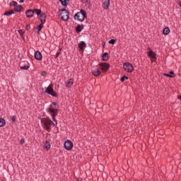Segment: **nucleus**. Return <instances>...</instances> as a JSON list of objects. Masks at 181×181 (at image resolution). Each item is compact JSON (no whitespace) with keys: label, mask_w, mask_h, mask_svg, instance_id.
Returning <instances> with one entry per match:
<instances>
[{"label":"nucleus","mask_w":181,"mask_h":181,"mask_svg":"<svg viewBox=\"0 0 181 181\" xmlns=\"http://www.w3.org/2000/svg\"><path fill=\"white\" fill-rule=\"evenodd\" d=\"M59 111L60 110L57 107V103L52 102L47 108V112L52 117V121L57 125V119L56 117L59 115Z\"/></svg>","instance_id":"obj_1"},{"label":"nucleus","mask_w":181,"mask_h":181,"mask_svg":"<svg viewBox=\"0 0 181 181\" xmlns=\"http://www.w3.org/2000/svg\"><path fill=\"white\" fill-rule=\"evenodd\" d=\"M87 18V11L84 9H81L79 12L75 13L74 19H77L79 22H84V20Z\"/></svg>","instance_id":"obj_2"},{"label":"nucleus","mask_w":181,"mask_h":181,"mask_svg":"<svg viewBox=\"0 0 181 181\" xmlns=\"http://www.w3.org/2000/svg\"><path fill=\"white\" fill-rule=\"evenodd\" d=\"M42 90L43 93L49 94V95L58 97L57 92L54 91V88H53V83L49 84L45 89L42 88Z\"/></svg>","instance_id":"obj_3"},{"label":"nucleus","mask_w":181,"mask_h":181,"mask_svg":"<svg viewBox=\"0 0 181 181\" xmlns=\"http://www.w3.org/2000/svg\"><path fill=\"white\" fill-rule=\"evenodd\" d=\"M59 13L62 21H64L65 22L69 21V18H70V13L66 8L59 10Z\"/></svg>","instance_id":"obj_4"},{"label":"nucleus","mask_w":181,"mask_h":181,"mask_svg":"<svg viewBox=\"0 0 181 181\" xmlns=\"http://www.w3.org/2000/svg\"><path fill=\"white\" fill-rule=\"evenodd\" d=\"M100 70L103 71V73H107L108 70H110V67L111 65H110L109 63L107 62H100L98 64Z\"/></svg>","instance_id":"obj_5"},{"label":"nucleus","mask_w":181,"mask_h":181,"mask_svg":"<svg viewBox=\"0 0 181 181\" xmlns=\"http://www.w3.org/2000/svg\"><path fill=\"white\" fill-rule=\"evenodd\" d=\"M49 119H50V117H45L42 119V122L46 131H47L48 132H50V131H52V127H50V123L49 122Z\"/></svg>","instance_id":"obj_6"},{"label":"nucleus","mask_w":181,"mask_h":181,"mask_svg":"<svg viewBox=\"0 0 181 181\" xmlns=\"http://www.w3.org/2000/svg\"><path fill=\"white\" fill-rule=\"evenodd\" d=\"M123 68L127 73H132L134 71V66L129 62H125L123 64Z\"/></svg>","instance_id":"obj_7"},{"label":"nucleus","mask_w":181,"mask_h":181,"mask_svg":"<svg viewBox=\"0 0 181 181\" xmlns=\"http://www.w3.org/2000/svg\"><path fill=\"white\" fill-rule=\"evenodd\" d=\"M148 50L147 56L150 57L151 62H156V53L151 47H148Z\"/></svg>","instance_id":"obj_8"},{"label":"nucleus","mask_w":181,"mask_h":181,"mask_svg":"<svg viewBox=\"0 0 181 181\" xmlns=\"http://www.w3.org/2000/svg\"><path fill=\"white\" fill-rule=\"evenodd\" d=\"M73 142L70 140H66L64 142V147L66 149V151H71L73 149Z\"/></svg>","instance_id":"obj_9"},{"label":"nucleus","mask_w":181,"mask_h":181,"mask_svg":"<svg viewBox=\"0 0 181 181\" xmlns=\"http://www.w3.org/2000/svg\"><path fill=\"white\" fill-rule=\"evenodd\" d=\"M78 47L82 53H84V50H86V47H87V44L84 41H81V43L78 45Z\"/></svg>","instance_id":"obj_10"},{"label":"nucleus","mask_w":181,"mask_h":181,"mask_svg":"<svg viewBox=\"0 0 181 181\" xmlns=\"http://www.w3.org/2000/svg\"><path fill=\"white\" fill-rule=\"evenodd\" d=\"M39 21H40L41 23H46V20L47 19V16H46V13H42L39 17Z\"/></svg>","instance_id":"obj_11"},{"label":"nucleus","mask_w":181,"mask_h":181,"mask_svg":"<svg viewBox=\"0 0 181 181\" xmlns=\"http://www.w3.org/2000/svg\"><path fill=\"white\" fill-rule=\"evenodd\" d=\"M34 57L36 60L42 61L43 57L42 55V52H40V51H35L34 54Z\"/></svg>","instance_id":"obj_12"},{"label":"nucleus","mask_w":181,"mask_h":181,"mask_svg":"<svg viewBox=\"0 0 181 181\" xmlns=\"http://www.w3.org/2000/svg\"><path fill=\"white\" fill-rule=\"evenodd\" d=\"M25 15L28 18H33L35 16V11L34 9H28L25 11Z\"/></svg>","instance_id":"obj_13"},{"label":"nucleus","mask_w":181,"mask_h":181,"mask_svg":"<svg viewBox=\"0 0 181 181\" xmlns=\"http://www.w3.org/2000/svg\"><path fill=\"white\" fill-rule=\"evenodd\" d=\"M83 29H84V25L79 24V25H76V27L75 28V32H76L77 33H80V32H81V30H83Z\"/></svg>","instance_id":"obj_14"},{"label":"nucleus","mask_w":181,"mask_h":181,"mask_svg":"<svg viewBox=\"0 0 181 181\" xmlns=\"http://www.w3.org/2000/svg\"><path fill=\"white\" fill-rule=\"evenodd\" d=\"M64 8H67V5L70 4V0H59Z\"/></svg>","instance_id":"obj_15"},{"label":"nucleus","mask_w":181,"mask_h":181,"mask_svg":"<svg viewBox=\"0 0 181 181\" xmlns=\"http://www.w3.org/2000/svg\"><path fill=\"white\" fill-rule=\"evenodd\" d=\"M102 60L103 62H108V60H110V57L108 56V52H104L102 54Z\"/></svg>","instance_id":"obj_16"},{"label":"nucleus","mask_w":181,"mask_h":181,"mask_svg":"<svg viewBox=\"0 0 181 181\" xmlns=\"http://www.w3.org/2000/svg\"><path fill=\"white\" fill-rule=\"evenodd\" d=\"M110 0H105V1L103 4V6L104 8V9H110Z\"/></svg>","instance_id":"obj_17"},{"label":"nucleus","mask_w":181,"mask_h":181,"mask_svg":"<svg viewBox=\"0 0 181 181\" xmlns=\"http://www.w3.org/2000/svg\"><path fill=\"white\" fill-rule=\"evenodd\" d=\"M92 74L95 77H98V76L101 74V71H100L98 69H95L92 70Z\"/></svg>","instance_id":"obj_18"},{"label":"nucleus","mask_w":181,"mask_h":181,"mask_svg":"<svg viewBox=\"0 0 181 181\" xmlns=\"http://www.w3.org/2000/svg\"><path fill=\"white\" fill-rule=\"evenodd\" d=\"M163 76L165 77H169L170 78H173V77H175V72L173 71H170L169 74H163Z\"/></svg>","instance_id":"obj_19"},{"label":"nucleus","mask_w":181,"mask_h":181,"mask_svg":"<svg viewBox=\"0 0 181 181\" xmlns=\"http://www.w3.org/2000/svg\"><path fill=\"white\" fill-rule=\"evenodd\" d=\"M14 12H21V11H23V6L22 5H18L14 7Z\"/></svg>","instance_id":"obj_20"},{"label":"nucleus","mask_w":181,"mask_h":181,"mask_svg":"<svg viewBox=\"0 0 181 181\" xmlns=\"http://www.w3.org/2000/svg\"><path fill=\"white\" fill-rule=\"evenodd\" d=\"M74 82H73V79L72 78H70L69 79L68 81H66L65 82V84H66V87H67L68 88H70V87L72 86Z\"/></svg>","instance_id":"obj_21"},{"label":"nucleus","mask_w":181,"mask_h":181,"mask_svg":"<svg viewBox=\"0 0 181 181\" xmlns=\"http://www.w3.org/2000/svg\"><path fill=\"white\" fill-rule=\"evenodd\" d=\"M44 25L45 24L43 23H41L39 25L37 26L36 29H37V35H39L40 33V32H42V29H43Z\"/></svg>","instance_id":"obj_22"},{"label":"nucleus","mask_w":181,"mask_h":181,"mask_svg":"<svg viewBox=\"0 0 181 181\" xmlns=\"http://www.w3.org/2000/svg\"><path fill=\"white\" fill-rule=\"evenodd\" d=\"M15 13L14 10H11V11H6L4 13V16H11V15H13Z\"/></svg>","instance_id":"obj_23"},{"label":"nucleus","mask_w":181,"mask_h":181,"mask_svg":"<svg viewBox=\"0 0 181 181\" xmlns=\"http://www.w3.org/2000/svg\"><path fill=\"white\" fill-rule=\"evenodd\" d=\"M50 141H45V142L44 143V148L45 149H46V151H49V149H50Z\"/></svg>","instance_id":"obj_24"},{"label":"nucleus","mask_w":181,"mask_h":181,"mask_svg":"<svg viewBox=\"0 0 181 181\" xmlns=\"http://www.w3.org/2000/svg\"><path fill=\"white\" fill-rule=\"evenodd\" d=\"M21 39H23V40H25V30L20 29L18 30Z\"/></svg>","instance_id":"obj_25"},{"label":"nucleus","mask_w":181,"mask_h":181,"mask_svg":"<svg viewBox=\"0 0 181 181\" xmlns=\"http://www.w3.org/2000/svg\"><path fill=\"white\" fill-rule=\"evenodd\" d=\"M168 33H170V29L169 27L164 28L163 30V34L166 36Z\"/></svg>","instance_id":"obj_26"},{"label":"nucleus","mask_w":181,"mask_h":181,"mask_svg":"<svg viewBox=\"0 0 181 181\" xmlns=\"http://www.w3.org/2000/svg\"><path fill=\"white\" fill-rule=\"evenodd\" d=\"M29 67L28 64L23 65V64H20V69H21V70H29Z\"/></svg>","instance_id":"obj_27"},{"label":"nucleus","mask_w":181,"mask_h":181,"mask_svg":"<svg viewBox=\"0 0 181 181\" xmlns=\"http://www.w3.org/2000/svg\"><path fill=\"white\" fill-rule=\"evenodd\" d=\"M6 125V121L5 119L0 117V127H5Z\"/></svg>","instance_id":"obj_28"},{"label":"nucleus","mask_w":181,"mask_h":181,"mask_svg":"<svg viewBox=\"0 0 181 181\" xmlns=\"http://www.w3.org/2000/svg\"><path fill=\"white\" fill-rule=\"evenodd\" d=\"M34 13H36V15L39 17L40 15L43 13V12H42V10L40 9L34 8Z\"/></svg>","instance_id":"obj_29"},{"label":"nucleus","mask_w":181,"mask_h":181,"mask_svg":"<svg viewBox=\"0 0 181 181\" xmlns=\"http://www.w3.org/2000/svg\"><path fill=\"white\" fill-rule=\"evenodd\" d=\"M18 6V2L12 1L10 2L9 6H14V8Z\"/></svg>","instance_id":"obj_30"},{"label":"nucleus","mask_w":181,"mask_h":181,"mask_svg":"<svg viewBox=\"0 0 181 181\" xmlns=\"http://www.w3.org/2000/svg\"><path fill=\"white\" fill-rule=\"evenodd\" d=\"M128 76L124 75L123 76L121 77L120 78V81H122V83H124V81H125V80H128Z\"/></svg>","instance_id":"obj_31"},{"label":"nucleus","mask_w":181,"mask_h":181,"mask_svg":"<svg viewBox=\"0 0 181 181\" xmlns=\"http://www.w3.org/2000/svg\"><path fill=\"white\" fill-rule=\"evenodd\" d=\"M117 42V40L115 39H111L110 40L108 41V43L110 45H115Z\"/></svg>","instance_id":"obj_32"},{"label":"nucleus","mask_w":181,"mask_h":181,"mask_svg":"<svg viewBox=\"0 0 181 181\" xmlns=\"http://www.w3.org/2000/svg\"><path fill=\"white\" fill-rule=\"evenodd\" d=\"M49 127H56V124L52 119H49Z\"/></svg>","instance_id":"obj_33"},{"label":"nucleus","mask_w":181,"mask_h":181,"mask_svg":"<svg viewBox=\"0 0 181 181\" xmlns=\"http://www.w3.org/2000/svg\"><path fill=\"white\" fill-rule=\"evenodd\" d=\"M61 52H62V49H59L57 51V52L56 53V55H55V59H57V57H59L60 56Z\"/></svg>","instance_id":"obj_34"},{"label":"nucleus","mask_w":181,"mask_h":181,"mask_svg":"<svg viewBox=\"0 0 181 181\" xmlns=\"http://www.w3.org/2000/svg\"><path fill=\"white\" fill-rule=\"evenodd\" d=\"M47 74V73L46 72V71H42V72H41V76H42V77H46V75Z\"/></svg>","instance_id":"obj_35"},{"label":"nucleus","mask_w":181,"mask_h":181,"mask_svg":"<svg viewBox=\"0 0 181 181\" xmlns=\"http://www.w3.org/2000/svg\"><path fill=\"white\" fill-rule=\"evenodd\" d=\"M16 116H13L12 117H11V121H12V122H16Z\"/></svg>","instance_id":"obj_36"},{"label":"nucleus","mask_w":181,"mask_h":181,"mask_svg":"<svg viewBox=\"0 0 181 181\" xmlns=\"http://www.w3.org/2000/svg\"><path fill=\"white\" fill-rule=\"evenodd\" d=\"M20 144H21V145H23V144H25V139L24 138H22L20 140Z\"/></svg>","instance_id":"obj_37"},{"label":"nucleus","mask_w":181,"mask_h":181,"mask_svg":"<svg viewBox=\"0 0 181 181\" xmlns=\"http://www.w3.org/2000/svg\"><path fill=\"white\" fill-rule=\"evenodd\" d=\"M25 29H26V30H30V24H27L26 26H25Z\"/></svg>","instance_id":"obj_38"},{"label":"nucleus","mask_w":181,"mask_h":181,"mask_svg":"<svg viewBox=\"0 0 181 181\" xmlns=\"http://www.w3.org/2000/svg\"><path fill=\"white\" fill-rule=\"evenodd\" d=\"M25 2V0H20V4H23Z\"/></svg>","instance_id":"obj_39"},{"label":"nucleus","mask_w":181,"mask_h":181,"mask_svg":"<svg viewBox=\"0 0 181 181\" xmlns=\"http://www.w3.org/2000/svg\"><path fill=\"white\" fill-rule=\"evenodd\" d=\"M103 49L105 47V42H103Z\"/></svg>","instance_id":"obj_40"},{"label":"nucleus","mask_w":181,"mask_h":181,"mask_svg":"<svg viewBox=\"0 0 181 181\" xmlns=\"http://www.w3.org/2000/svg\"><path fill=\"white\" fill-rule=\"evenodd\" d=\"M77 180H78V181H81V180H83V179H82L81 177H78V178L77 179Z\"/></svg>","instance_id":"obj_41"},{"label":"nucleus","mask_w":181,"mask_h":181,"mask_svg":"<svg viewBox=\"0 0 181 181\" xmlns=\"http://www.w3.org/2000/svg\"><path fill=\"white\" fill-rule=\"evenodd\" d=\"M178 5H179V6L181 8V1H179V2H178Z\"/></svg>","instance_id":"obj_42"},{"label":"nucleus","mask_w":181,"mask_h":181,"mask_svg":"<svg viewBox=\"0 0 181 181\" xmlns=\"http://www.w3.org/2000/svg\"><path fill=\"white\" fill-rule=\"evenodd\" d=\"M86 4L88 3V0H86Z\"/></svg>","instance_id":"obj_43"}]
</instances>
